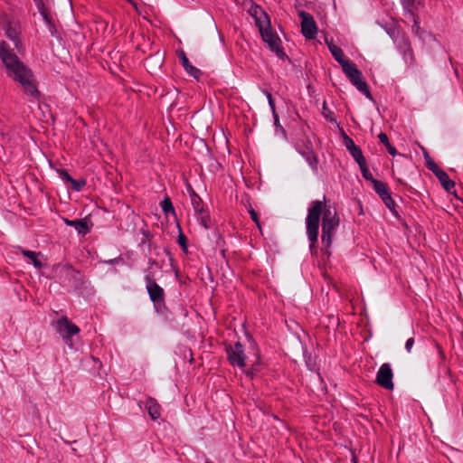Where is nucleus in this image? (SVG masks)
<instances>
[{"mask_svg":"<svg viewBox=\"0 0 463 463\" xmlns=\"http://www.w3.org/2000/svg\"><path fill=\"white\" fill-rule=\"evenodd\" d=\"M301 18V32L307 39H314L317 33V24L313 16L304 11L298 13Z\"/></svg>","mask_w":463,"mask_h":463,"instance_id":"6","label":"nucleus"},{"mask_svg":"<svg viewBox=\"0 0 463 463\" xmlns=\"http://www.w3.org/2000/svg\"><path fill=\"white\" fill-rule=\"evenodd\" d=\"M360 168H361V171H362V174H363V176L366 179V180H369L373 183V180H375L372 174L370 173L367 165H366V161L365 159L364 160V163L362 164L361 162L358 163Z\"/></svg>","mask_w":463,"mask_h":463,"instance_id":"20","label":"nucleus"},{"mask_svg":"<svg viewBox=\"0 0 463 463\" xmlns=\"http://www.w3.org/2000/svg\"><path fill=\"white\" fill-rule=\"evenodd\" d=\"M59 175L61 178L65 182L71 183V181L73 180V178H71V175L65 170H60Z\"/></svg>","mask_w":463,"mask_h":463,"instance_id":"27","label":"nucleus"},{"mask_svg":"<svg viewBox=\"0 0 463 463\" xmlns=\"http://www.w3.org/2000/svg\"><path fill=\"white\" fill-rule=\"evenodd\" d=\"M378 138L385 146L390 143L387 135L384 133H380Z\"/></svg>","mask_w":463,"mask_h":463,"instance_id":"28","label":"nucleus"},{"mask_svg":"<svg viewBox=\"0 0 463 463\" xmlns=\"http://www.w3.org/2000/svg\"><path fill=\"white\" fill-rule=\"evenodd\" d=\"M393 373L392 371V368L389 364H383L379 371L377 372L376 375V383L387 389V390H392L393 389V382H392Z\"/></svg>","mask_w":463,"mask_h":463,"instance_id":"8","label":"nucleus"},{"mask_svg":"<svg viewBox=\"0 0 463 463\" xmlns=\"http://www.w3.org/2000/svg\"><path fill=\"white\" fill-rule=\"evenodd\" d=\"M245 373H246V374H247L248 376H250V377H252V376H253V373H253V369L248 370V371H246Z\"/></svg>","mask_w":463,"mask_h":463,"instance_id":"34","label":"nucleus"},{"mask_svg":"<svg viewBox=\"0 0 463 463\" xmlns=\"http://www.w3.org/2000/svg\"><path fill=\"white\" fill-rule=\"evenodd\" d=\"M180 243L184 245V236H180Z\"/></svg>","mask_w":463,"mask_h":463,"instance_id":"38","label":"nucleus"},{"mask_svg":"<svg viewBox=\"0 0 463 463\" xmlns=\"http://www.w3.org/2000/svg\"><path fill=\"white\" fill-rule=\"evenodd\" d=\"M433 165H436V164H435V163H433V162H431V163H428V167H429V169H430V170H431V171H432V168H434V167H433Z\"/></svg>","mask_w":463,"mask_h":463,"instance_id":"35","label":"nucleus"},{"mask_svg":"<svg viewBox=\"0 0 463 463\" xmlns=\"http://www.w3.org/2000/svg\"><path fill=\"white\" fill-rule=\"evenodd\" d=\"M65 223L69 226H73L79 233L85 234L89 232L87 222L84 220L70 221L65 219Z\"/></svg>","mask_w":463,"mask_h":463,"instance_id":"17","label":"nucleus"},{"mask_svg":"<svg viewBox=\"0 0 463 463\" xmlns=\"http://www.w3.org/2000/svg\"><path fill=\"white\" fill-rule=\"evenodd\" d=\"M128 2H131V0H128Z\"/></svg>","mask_w":463,"mask_h":463,"instance_id":"40","label":"nucleus"},{"mask_svg":"<svg viewBox=\"0 0 463 463\" xmlns=\"http://www.w3.org/2000/svg\"><path fill=\"white\" fill-rule=\"evenodd\" d=\"M146 408L153 420H157L160 418V405L155 399L148 398L146 402Z\"/></svg>","mask_w":463,"mask_h":463,"instance_id":"14","label":"nucleus"},{"mask_svg":"<svg viewBox=\"0 0 463 463\" xmlns=\"http://www.w3.org/2000/svg\"><path fill=\"white\" fill-rule=\"evenodd\" d=\"M309 161V164L314 166L315 163H316V159H308Z\"/></svg>","mask_w":463,"mask_h":463,"instance_id":"37","label":"nucleus"},{"mask_svg":"<svg viewBox=\"0 0 463 463\" xmlns=\"http://www.w3.org/2000/svg\"><path fill=\"white\" fill-rule=\"evenodd\" d=\"M341 67L348 79L357 74V72L359 71L356 66L354 63H352L349 60L344 64H342Z\"/></svg>","mask_w":463,"mask_h":463,"instance_id":"19","label":"nucleus"},{"mask_svg":"<svg viewBox=\"0 0 463 463\" xmlns=\"http://www.w3.org/2000/svg\"><path fill=\"white\" fill-rule=\"evenodd\" d=\"M416 2L418 3V5H421L420 1L404 0V6H405V8H407L409 10L410 14H412V9L415 8Z\"/></svg>","mask_w":463,"mask_h":463,"instance_id":"23","label":"nucleus"},{"mask_svg":"<svg viewBox=\"0 0 463 463\" xmlns=\"http://www.w3.org/2000/svg\"><path fill=\"white\" fill-rule=\"evenodd\" d=\"M22 253L24 257L28 258L32 261L33 265L35 268L41 269L43 267V262L40 260V257L42 256V254L40 252L23 250Z\"/></svg>","mask_w":463,"mask_h":463,"instance_id":"16","label":"nucleus"},{"mask_svg":"<svg viewBox=\"0 0 463 463\" xmlns=\"http://www.w3.org/2000/svg\"><path fill=\"white\" fill-rule=\"evenodd\" d=\"M179 58L185 71L191 76L194 77L195 79H198L201 74L200 71L190 64L188 58L186 57L185 53L183 51L180 52Z\"/></svg>","mask_w":463,"mask_h":463,"instance_id":"15","label":"nucleus"},{"mask_svg":"<svg viewBox=\"0 0 463 463\" xmlns=\"http://www.w3.org/2000/svg\"><path fill=\"white\" fill-rule=\"evenodd\" d=\"M146 288L148 292L150 299L154 303H163L165 299L164 289L156 282L152 274H147L145 277Z\"/></svg>","mask_w":463,"mask_h":463,"instance_id":"5","label":"nucleus"},{"mask_svg":"<svg viewBox=\"0 0 463 463\" xmlns=\"http://www.w3.org/2000/svg\"><path fill=\"white\" fill-rule=\"evenodd\" d=\"M372 184L373 185L374 191L379 194V196L382 198L385 205L391 210L393 209L395 206V203L389 193L387 185L384 183L378 181L376 179L373 180Z\"/></svg>","mask_w":463,"mask_h":463,"instance_id":"9","label":"nucleus"},{"mask_svg":"<svg viewBox=\"0 0 463 463\" xmlns=\"http://www.w3.org/2000/svg\"><path fill=\"white\" fill-rule=\"evenodd\" d=\"M71 185H72V188L76 191H80L84 185H85V181L84 180H72L71 181Z\"/></svg>","mask_w":463,"mask_h":463,"instance_id":"26","label":"nucleus"},{"mask_svg":"<svg viewBox=\"0 0 463 463\" xmlns=\"http://www.w3.org/2000/svg\"><path fill=\"white\" fill-rule=\"evenodd\" d=\"M345 146L350 152V154L353 156V157L355 159L357 164L359 162H361L362 164L364 163V160L365 158L363 156L361 148L357 146L351 138H345Z\"/></svg>","mask_w":463,"mask_h":463,"instance_id":"13","label":"nucleus"},{"mask_svg":"<svg viewBox=\"0 0 463 463\" xmlns=\"http://www.w3.org/2000/svg\"><path fill=\"white\" fill-rule=\"evenodd\" d=\"M408 55L410 56L411 59V64H412L414 62V55L411 49L408 50Z\"/></svg>","mask_w":463,"mask_h":463,"instance_id":"33","label":"nucleus"},{"mask_svg":"<svg viewBox=\"0 0 463 463\" xmlns=\"http://www.w3.org/2000/svg\"><path fill=\"white\" fill-rule=\"evenodd\" d=\"M432 172L435 174L443 188L449 192L455 186V183L449 178L446 172L440 169L437 165H433Z\"/></svg>","mask_w":463,"mask_h":463,"instance_id":"10","label":"nucleus"},{"mask_svg":"<svg viewBox=\"0 0 463 463\" xmlns=\"http://www.w3.org/2000/svg\"><path fill=\"white\" fill-rule=\"evenodd\" d=\"M161 207L165 213H175V209H174L173 203L168 197L164 199V201L161 203Z\"/></svg>","mask_w":463,"mask_h":463,"instance_id":"21","label":"nucleus"},{"mask_svg":"<svg viewBox=\"0 0 463 463\" xmlns=\"http://www.w3.org/2000/svg\"><path fill=\"white\" fill-rule=\"evenodd\" d=\"M413 345H414V339L412 337L409 338L407 341H406V344H405V348H406V351L408 353H410L413 347Z\"/></svg>","mask_w":463,"mask_h":463,"instance_id":"29","label":"nucleus"},{"mask_svg":"<svg viewBox=\"0 0 463 463\" xmlns=\"http://www.w3.org/2000/svg\"><path fill=\"white\" fill-rule=\"evenodd\" d=\"M273 115V118H274V124L277 128H279L282 129V127L280 126L279 124V116L277 114V112H275V114H272Z\"/></svg>","mask_w":463,"mask_h":463,"instance_id":"32","label":"nucleus"},{"mask_svg":"<svg viewBox=\"0 0 463 463\" xmlns=\"http://www.w3.org/2000/svg\"><path fill=\"white\" fill-rule=\"evenodd\" d=\"M191 200H192V203H193V206L195 210L196 213H203V207L201 205V199L194 194H192L191 196Z\"/></svg>","mask_w":463,"mask_h":463,"instance_id":"22","label":"nucleus"},{"mask_svg":"<svg viewBox=\"0 0 463 463\" xmlns=\"http://www.w3.org/2000/svg\"><path fill=\"white\" fill-rule=\"evenodd\" d=\"M349 80L359 91L363 92L367 98L372 99L371 93L368 89V85L366 81L363 79L360 71L357 72V74L354 75Z\"/></svg>","mask_w":463,"mask_h":463,"instance_id":"11","label":"nucleus"},{"mask_svg":"<svg viewBox=\"0 0 463 463\" xmlns=\"http://www.w3.org/2000/svg\"><path fill=\"white\" fill-rule=\"evenodd\" d=\"M0 58L5 64L7 76L18 82L26 95L37 99L40 93L33 71L5 42L0 43Z\"/></svg>","mask_w":463,"mask_h":463,"instance_id":"2","label":"nucleus"},{"mask_svg":"<svg viewBox=\"0 0 463 463\" xmlns=\"http://www.w3.org/2000/svg\"><path fill=\"white\" fill-rule=\"evenodd\" d=\"M43 17H44V20H45L47 23H50V21H49V19H48V17H47V15H46V14H43Z\"/></svg>","mask_w":463,"mask_h":463,"instance_id":"39","label":"nucleus"},{"mask_svg":"<svg viewBox=\"0 0 463 463\" xmlns=\"http://www.w3.org/2000/svg\"><path fill=\"white\" fill-rule=\"evenodd\" d=\"M227 353L228 360L232 365L238 366L240 368H242L246 365L243 346L241 343L238 342L233 345H231L229 348H227Z\"/></svg>","mask_w":463,"mask_h":463,"instance_id":"7","label":"nucleus"},{"mask_svg":"<svg viewBox=\"0 0 463 463\" xmlns=\"http://www.w3.org/2000/svg\"><path fill=\"white\" fill-rule=\"evenodd\" d=\"M5 34L6 36L14 42V47L16 49H20V41H19V31L17 28L11 26L8 24L7 28L5 29Z\"/></svg>","mask_w":463,"mask_h":463,"instance_id":"18","label":"nucleus"},{"mask_svg":"<svg viewBox=\"0 0 463 463\" xmlns=\"http://www.w3.org/2000/svg\"><path fill=\"white\" fill-rule=\"evenodd\" d=\"M264 93L268 99V101H269V105L270 107V109L272 111V114H275L276 112V108H275V103H274V100H273V98H272V95L270 92H269L268 90H264Z\"/></svg>","mask_w":463,"mask_h":463,"instance_id":"24","label":"nucleus"},{"mask_svg":"<svg viewBox=\"0 0 463 463\" xmlns=\"http://www.w3.org/2000/svg\"><path fill=\"white\" fill-rule=\"evenodd\" d=\"M386 148L388 150V152L392 155V156H395L396 155V149L393 146H392L390 143L387 144L386 146Z\"/></svg>","mask_w":463,"mask_h":463,"instance_id":"31","label":"nucleus"},{"mask_svg":"<svg viewBox=\"0 0 463 463\" xmlns=\"http://www.w3.org/2000/svg\"><path fill=\"white\" fill-rule=\"evenodd\" d=\"M129 3L135 7L136 10H138L137 4L133 0H131Z\"/></svg>","mask_w":463,"mask_h":463,"instance_id":"36","label":"nucleus"},{"mask_svg":"<svg viewBox=\"0 0 463 463\" xmlns=\"http://www.w3.org/2000/svg\"><path fill=\"white\" fill-rule=\"evenodd\" d=\"M257 24L259 26L263 41L268 43L270 50L274 52L279 57H284L285 52L280 48V40L271 32L267 15H263V20L261 18H258Z\"/></svg>","mask_w":463,"mask_h":463,"instance_id":"3","label":"nucleus"},{"mask_svg":"<svg viewBox=\"0 0 463 463\" xmlns=\"http://www.w3.org/2000/svg\"><path fill=\"white\" fill-rule=\"evenodd\" d=\"M321 214L323 215L321 239L327 248L331 246L333 237L340 223L335 208L326 203V197L322 201H313L306 218L307 234L311 241V248L317 242Z\"/></svg>","mask_w":463,"mask_h":463,"instance_id":"1","label":"nucleus"},{"mask_svg":"<svg viewBox=\"0 0 463 463\" xmlns=\"http://www.w3.org/2000/svg\"><path fill=\"white\" fill-rule=\"evenodd\" d=\"M249 213L250 214L251 219L256 223V225L259 228V230L261 231V226H260V223L257 213L254 211V209L250 208L249 210Z\"/></svg>","mask_w":463,"mask_h":463,"instance_id":"25","label":"nucleus"},{"mask_svg":"<svg viewBox=\"0 0 463 463\" xmlns=\"http://www.w3.org/2000/svg\"><path fill=\"white\" fill-rule=\"evenodd\" d=\"M326 43L332 54V56L335 59V61L340 64H344L348 60L345 58L344 52L342 49L334 44L332 40L326 39Z\"/></svg>","mask_w":463,"mask_h":463,"instance_id":"12","label":"nucleus"},{"mask_svg":"<svg viewBox=\"0 0 463 463\" xmlns=\"http://www.w3.org/2000/svg\"><path fill=\"white\" fill-rule=\"evenodd\" d=\"M52 326L64 342L71 346V337L80 332V328L74 325L67 317H61L52 323Z\"/></svg>","mask_w":463,"mask_h":463,"instance_id":"4","label":"nucleus"},{"mask_svg":"<svg viewBox=\"0 0 463 463\" xmlns=\"http://www.w3.org/2000/svg\"><path fill=\"white\" fill-rule=\"evenodd\" d=\"M200 214H201V222L203 225V227L207 229L208 228L207 216L204 214V213H200Z\"/></svg>","mask_w":463,"mask_h":463,"instance_id":"30","label":"nucleus"}]
</instances>
